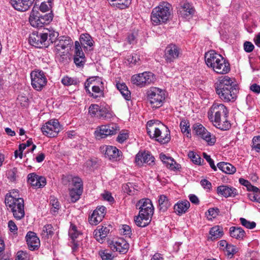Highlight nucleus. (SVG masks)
Here are the masks:
<instances>
[{
	"mask_svg": "<svg viewBox=\"0 0 260 260\" xmlns=\"http://www.w3.org/2000/svg\"><path fill=\"white\" fill-rule=\"evenodd\" d=\"M216 93L224 102H234L237 98L239 89L233 79L225 76L215 84Z\"/></svg>",
	"mask_w": 260,
	"mask_h": 260,
	"instance_id": "nucleus-1",
	"label": "nucleus"
},
{
	"mask_svg": "<svg viewBox=\"0 0 260 260\" xmlns=\"http://www.w3.org/2000/svg\"><path fill=\"white\" fill-rule=\"evenodd\" d=\"M229 110L222 104L214 103L208 112L209 119L217 128L223 131L228 130L231 123L227 118Z\"/></svg>",
	"mask_w": 260,
	"mask_h": 260,
	"instance_id": "nucleus-2",
	"label": "nucleus"
},
{
	"mask_svg": "<svg viewBox=\"0 0 260 260\" xmlns=\"http://www.w3.org/2000/svg\"><path fill=\"white\" fill-rule=\"evenodd\" d=\"M58 35V32L53 28H44L42 32L32 33L29 36V41L35 47H47L50 43L56 41Z\"/></svg>",
	"mask_w": 260,
	"mask_h": 260,
	"instance_id": "nucleus-3",
	"label": "nucleus"
},
{
	"mask_svg": "<svg viewBox=\"0 0 260 260\" xmlns=\"http://www.w3.org/2000/svg\"><path fill=\"white\" fill-rule=\"evenodd\" d=\"M147 131L149 136L161 144L170 141L171 137L169 128L157 120H150L147 123Z\"/></svg>",
	"mask_w": 260,
	"mask_h": 260,
	"instance_id": "nucleus-4",
	"label": "nucleus"
},
{
	"mask_svg": "<svg viewBox=\"0 0 260 260\" xmlns=\"http://www.w3.org/2000/svg\"><path fill=\"white\" fill-rule=\"evenodd\" d=\"M171 15V5L163 2L153 9L151 14V20L154 25L165 23L169 20Z\"/></svg>",
	"mask_w": 260,
	"mask_h": 260,
	"instance_id": "nucleus-5",
	"label": "nucleus"
},
{
	"mask_svg": "<svg viewBox=\"0 0 260 260\" xmlns=\"http://www.w3.org/2000/svg\"><path fill=\"white\" fill-rule=\"evenodd\" d=\"M5 203L8 210H10L17 219H20L24 217V201L23 199L16 198L11 194L7 193L5 197Z\"/></svg>",
	"mask_w": 260,
	"mask_h": 260,
	"instance_id": "nucleus-6",
	"label": "nucleus"
},
{
	"mask_svg": "<svg viewBox=\"0 0 260 260\" xmlns=\"http://www.w3.org/2000/svg\"><path fill=\"white\" fill-rule=\"evenodd\" d=\"M62 183L67 184L71 182V186L69 188L70 197L71 201L75 203L80 197L83 192V183L81 178L78 177H73L71 175L63 176L62 178Z\"/></svg>",
	"mask_w": 260,
	"mask_h": 260,
	"instance_id": "nucleus-7",
	"label": "nucleus"
},
{
	"mask_svg": "<svg viewBox=\"0 0 260 260\" xmlns=\"http://www.w3.org/2000/svg\"><path fill=\"white\" fill-rule=\"evenodd\" d=\"M103 83L99 77H92L88 79L85 84V89L89 96L93 99L104 97Z\"/></svg>",
	"mask_w": 260,
	"mask_h": 260,
	"instance_id": "nucleus-8",
	"label": "nucleus"
},
{
	"mask_svg": "<svg viewBox=\"0 0 260 260\" xmlns=\"http://www.w3.org/2000/svg\"><path fill=\"white\" fill-rule=\"evenodd\" d=\"M53 14L52 12L45 14H41L40 12L33 8L30 14L29 21L34 27L41 28L44 25L49 24L52 20Z\"/></svg>",
	"mask_w": 260,
	"mask_h": 260,
	"instance_id": "nucleus-9",
	"label": "nucleus"
},
{
	"mask_svg": "<svg viewBox=\"0 0 260 260\" xmlns=\"http://www.w3.org/2000/svg\"><path fill=\"white\" fill-rule=\"evenodd\" d=\"M88 113L91 117L105 120L110 119L114 116L109 108L97 104L91 105L88 109Z\"/></svg>",
	"mask_w": 260,
	"mask_h": 260,
	"instance_id": "nucleus-10",
	"label": "nucleus"
},
{
	"mask_svg": "<svg viewBox=\"0 0 260 260\" xmlns=\"http://www.w3.org/2000/svg\"><path fill=\"white\" fill-rule=\"evenodd\" d=\"M147 96L153 108L161 107L165 100V91L157 87H151L147 91Z\"/></svg>",
	"mask_w": 260,
	"mask_h": 260,
	"instance_id": "nucleus-11",
	"label": "nucleus"
},
{
	"mask_svg": "<svg viewBox=\"0 0 260 260\" xmlns=\"http://www.w3.org/2000/svg\"><path fill=\"white\" fill-rule=\"evenodd\" d=\"M155 79V77L152 73L145 72L133 75L131 78V82L137 86L143 87L154 82Z\"/></svg>",
	"mask_w": 260,
	"mask_h": 260,
	"instance_id": "nucleus-12",
	"label": "nucleus"
},
{
	"mask_svg": "<svg viewBox=\"0 0 260 260\" xmlns=\"http://www.w3.org/2000/svg\"><path fill=\"white\" fill-rule=\"evenodd\" d=\"M136 207L139 209V213L143 218H150L154 213V207L150 200L142 199L136 204Z\"/></svg>",
	"mask_w": 260,
	"mask_h": 260,
	"instance_id": "nucleus-13",
	"label": "nucleus"
},
{
	"mask_svg": "<svg viewBox=\"0 0 260 260\" xmlns=\"http://www.w3.org/2000/svg\"><path fill=\"white\" fill-rule=\"evenodd\" d=\"M119 131L117 124L112 123L98 126L94 132L97 139L105 138L109 136L115 135Z\"/></svg>",
	"mask_w": 260,
	"mask_h": 260,
	"instance_id": "nucleus-14",
	"label": "nucleus"
},
{
	"mask_svg": "<svg viewBox=\"0 0 260 260\" xmlns=\"http://www.w3.org/2000/svg\"><path fill=\"white\" fill-rule=\"evenodd\" d=\"M61 129V125L57 119L50 120L46 122L41 128L43 134L50 138L57 136Z\"/></svg>",
	"mask_w": 260,
	"mask_h": 260,
	"instance_id": "nucleus-15",
	"label": "nucleus"
},
{
	"mask_svg": "<svg viewBox=\"0 0 260 260\" xmlns=\"http://www.w3.org/2000/svg\"><path fill=\"white\" fill-rule=\"evenodd\" d=\"M31 85L34 88L40 91L46 85L47 79L42 71H34L30 74Z\"/></svg>",
	"mask_w": 260,
	"mask_h": 260,
	"instance_id": "nucleus-16",
	"label": "nucleus"
},
{
	"mask_svg": "<svg viewBox=\"0 0 260 260\" xmlns=\"http://www.w3.org/2000/svg\"><path fill=\"white\" fill-rule=\"evenodd\" d=\"M192 132L205 140L209 144L213 145L215 143V139L211 138V134L199 123H194L192 126Z\"/></svg>",
	"mask_w": 260,
	"mask_h": 260,
	"instance_id": "nucleus-17",
	"label": "nucleus"
},
{
	"mask_svg": "<svg viewBox=\"0 0 260 260\" xmlns=\"http://www.w3.org/2000/svg\"><path fill=\"white\" fill-rule=\"evenodd\" d=\"M154 157L148 151H139L135 157V162L139 166H142L144 164L148 165L154 164Z\"/></svg>",
	"mask_w": 260,
	"mask_h": 260,
	"instance_id": "nucleus-18",
	"label": "nucleus"
},
{
	"mask_svg": "<svg viewBox=\"0 0 260 260\" xmlns=\"http://www.w3.org/2000/svg\"><path fill=\"white\" fill-rule=\"evenodd\" d=\"M110 247L113 251L125 254L128 250L129 244L124 239L119 238L112 241L110 243Z\"/></svg>",
	"mask_w": 260,
	"mask_h": 260,
	"instance_id": "nucleus-19",
	"label": "nucleus"
},
{
	"mask_svg": "<svg viewBox=\"0 0 260 260\" xmlns=\"http://www.w3.org/2000/svg\"><path fill=\"white\" fill-rule=\"evenodd\" d=\"M180 54V48L174 44L168 45L165 50V58L167 62H171L178 58Z\"/></svg>",
	"mask_w": 260,
	"mask_h": 260,
	"instance_id": "nucleus-20",
	"label": "nucleus"
},
{
	"mask_svg": "<svg viewBox=\"0 0 260 260\" xmlns=\"http://www.w3.org/2000/svg\"><path fill=\"white\" fill-rule=\"evenodd\" d=\"M103 152L105 153V157L112 160L120 159L122 153L116 147L112 146H106L101 147Z\"/></svg>",
	"mask_w": 260,
	"mask_h": 260,
	"instance_id": "nucleus-21",
	"label": "nucleus"
},
{
	"mask_svg": "<svg viewBox=\"0 0 260 260\" xmlns=\"http://www.w3.org/2000/svg\"><path fill=\"white\" fill-rule=\"evenodd\" d=\"M221 57H222L220 54L217 53L214 50H210L205 54V60L208 67L211 68L213 70L214 66L217 63L220 61Z\"/></svg>",
	"mask_w": 260,
	"mask_h": 260,
	"instance_id": "nucleus-22",
	"label": "nucleus"
},
{
	"mask_svg": "<svg viewBox=\"0 0 260 260\" xmlns=\"http://www.w3.org/2000/svg\"><path fill=\"white\" fill-rule=\"evenodd\" d=\"M105 210L104 206L97 207L89 217V223L92 225H97L102 221L105 215Z\"/></svg>",
	"mask_w": 260,
	"mask_h": 260,
	"instance_id": "nucleus-23",
	"label": "nucleus"
},
{
	"mask_svg": "<svg viewBox=\"0 0 260 260\" xmlns=\"http://www.w3.org/2000/svg\"><path fill=\"white\" fill-rule=\"evenodd\" d=\"M25 239L29 250H35L38 249L40 245V241L35 232H28L26 235Z\"/></svg>",
	"mask_w": 260,
	"mask_h": 260,
	"instance_id": "nucleus-24",
	"label": "nucleus"
},
{
	"mask_svg": "<svg viewBox=\"0 0 260 260\" xmlns=\"http://www.w3.org/2000/svg\"><path fill=\"white\" fill-rule=\"evenodd\" d=\"M74 60L76 65L79 67H83L85 61V55L78 41H76L75 43Z\"/></svg>",
	"mask_w": 260,
	"mask_h": 260,
	"instance_id": "nucleus-25",
	"label": "nucleus"
},
{
	"mask_svg": "<svg viewBox=\"0 0 260 260\" xmlns=\"http://www.w3.org/2000/svg\"><path fill=\"white\" fill-rule=\"evenodd\" d=\"M34 0H10L12 7L16 10L24 12L28 10Z\"/></svg>",
	"mask_w": 260,
	"mask_h": 260,
	"instance_id": "nucleus-26",
	"label": "nucleus"
},
{
	"mask_svg": "<svg viewBox=\"0 0 260 260\" xmlns=\"http://www.w3.org/2000/svg\"><path fill=\"white\" fill-rule=\"evenodd\" d=\"M28 182L36 188H41L46 185V180L44 177L30 173L28 175Z\"/></svg>",
	"mask_w": 260,
	"mask_h": 260,
	"instance_id": "nucleus-27",
	"label": "nucleus"
},
{
	"mask_svg": "<svg viewBox=\"0 0 260 260\" xmlns=\"http://www.w3.org/2000/svg\"><path fill=\"white\" fill-rule=\"evenodd\" d=\"M216 190L218 195L225 198L235 197L237 194L236 189L227 185H220L217 187Z\"/></svg>",
	"mask_w": 260,
	"mask_h": 260,
	"instance_id": "nucleus-28",
	"label": "nucleus"
},
{
	"mask_svg": "<svg viewBox=\"0 0 260 260\" xmlns=\"http://www.w3.org/2000/svg\"><path fill=\"white\" fill-rule=\"evenodd\" d=\"M213 71L216 73L225 74L230 71V63L223 57L217 64L214 66Z\"/></svg>",
	"mask_w": 260,
	"mask_h": 260,
	"instance_id": "nucleus-29",
	"label": "nucleus"
},
{
	"mask_svg": "<svg viewBox=\"0 0 260 260\" xmlns=\"http://www.w3.org/2000/svg\"><path fill=\"white\" fill-rule=\"evenodd\" d=\"M213 71L216 73L225 74L230 71V63L223 57L217 64L214 66Z\"/></svg>",
	"mask_w": 260,
	"mask_h": 260,
	"instance_id": "nucleus-30",
	"label": "nucleus"
},
{
	"mask_svg": "<svg viewBox=\"0 0 260 260\" xmlns=\"http://www.w3.org/2000/svg\"><path fill=\"white\" fill-rule=\"evenodd\" d=\"M194 10L189 3H185L181 6L179 12L181 16L185 18H189L192 16Z\"/></svg>",
	"mask_w": 260,
	"mask_h": 260,
	"instance_id": "nucleus-31",
	"label": "nucleus"
},
{
	"mask_svg": "<svg viewBox=\"0 0 260 260\" xmlns=\"http://www.w3.org/2000/svg\"><path fill=\"white\" fill-rule=\"evenodd\" d=\"M72 44L73 41L69 37L61 36L56 44V49L58 51L64 50Z\"/></svg>",
	"mask_w": 260,
	"mask_h": 260,
	"instance_id": "nucleus-32",
	"label": "nucleus"
},
{
	"mask_svg": "<svg viewBox=\"0 0 260 260\" xmlns=\"http://www.w3.org/2000/svg\"><path fill=\"white\" fill-rule=\"evenodd\" d=\"M229 231L231 237L237 240H243L246 235L244 230L240 227L232 226Z\"/></svg>",
	"mask_w": 260,
	"mask_h": 260,
	"instance_id": "nucleus-33",
	"label": "nucleus"
},
{
	"mask_svg": "<svg viewBox=\"0 0 260 260\" xmlns=\"http://www.w3.org/2000/svg\"><path fill=\"white\" fill-rule=\"evenodd\" d=\"M109 232V228L103 226L100 229L94 230L93 232L94 237L98 241L102 243L103 239L106 237Z\"/></svg>",
	"mask_w": 260,
	"mask_h": 260,
	"instance_id": "nucleus-34",
	"label": "nucleus"
},
{
	"mask_svg": "<svg viewBox=\"0 0 260 260\" xmlns=\"http://www.w3.org/2000/svg\"><path fill=\"white\" fill-rule=\"evenodd\" d=\"M189 207L190 203L187 200H184L175 204L174 209L178 215H180L186 212Z\"/></svg>",
	"mask_w": 260,
	"mask_h": 260,
	"instance_id": "nucleus-35",
	"label": "nucleus"
},
{
	"mask_svg": "<svg viewBox=\"0 0 260 260\" xmlns=\"http://www.w3.org/2000/svg\"><path fill=\"white\" fill-rule=\"evenodd\" d=\"M217 167L223 172L228 174H233L236 171V168L232 164L228 162H219L217 164Z\"/></svg>",
	"mask_w": 260,
	"mask_h": 260,
	"instance_id": "nucleus-36",
	"label": "nucleus"
},
{
	"mask_svg": "<svg viewBox=\"0 0 260 260\" xmlns=\"http://www.w3.org/2000/svg\"><path fill=\"white\" fill-rule=\"evenodd\" d=\"M80 45L86 48L88 46H93V41L91 36L88 34H83L80 36L79 39Z\"/></svg>",
	"mask_w": 260,
	"mask_h": 260,
	"instance_id": "nucleus-37",
	"label": "nucleus"
},
{
	"mask_svg": "<svg viewBox=\"0 0 260 260\" xmlns=\"http://www.w3.org/2000/svg\"><path fill=\"white\" fill-rule=\"evenodd\" d=\"M159 210L165 212L171 206V204L168 197L164 194L160 195L158 200Z\"/></svg>",
	"mask_w": 260,
	"mask_h": 260,
	"instance_id": "nucleus-38",
	"label": "nucleus"
},
{
	"mask_svg": "<svg viewBox=\"0 0 260 260\" xmlns=\"http://www.w3.org/2000/svg\"><path fill=\"white\" fill-rule=\"evenodd\" d=\"M210 239L212 240L221 237L223 235L222 228L216 225L212 228L210 230Z\"/></svg>",
	"mask_w": 260,
	"mask_h": 260,
	"instance_id": "nucleus-39",
	"label": "nucleus"
},
{
	"mask_svg": "<svg viewBox=\"0 0 260 260\" xmlns=\"http://www.w3.org/2000/svg\"><path fill=\"white\" fill-rule=\"evenodd\" d=\"M116 87L126 100L131 99V92L124 83H117Z\"/></svg>",
	"mask_w": 260,
	"mask_h": 260,
	"instance_id": "nucleus-40",
	"label": "nucleus"
},
{
	"mask_svg": "<svg viewBox=\"0 0 260 260\" xmlns=\"http://www.w3.org/2000/svg\"><path fill=\"white\" fill-rule=\"evenodd\" d=\"M53 234V228L51 224H47L44 226L41 233V235L43 237L49 238L51 237Z\"/></svg>",
	"mask_w": 260,
	"mask_h": 260,
	"instance_id": "nucleus-41",
	"label": "nucleus"
},
{
	"mask_svg": "<svg viewBox=\"0 0 260 260\" xmlns=\"http://www.w3.org/2000/svg\"><path fill=\"white\" fill-rule=\"evenodd\" d=\"M180 127L182 133L187 137H190V130L189 129V124L188 122L185 120H182L180 123Z\"/></svg>",
	"mask_w": 260,
	"mask_h": 260,
	"instance_id": "nucleus-42",
	"label": "nucleus"
},
{
	"mask_svg": "<svg viewBox=\"0 0 260 260\" xmlns=\"http://www.w3.org/2000/svg\"><path fill=\"white\" fill-rule=\"evenodd\" d=\"M149 218H143L140 214L135 218V221L136 225L140 227H145L147 226L149 223Z\"/></svg>",
	"mask_w": 260,
	"mask_h": 260,
	"instance_id": "nucleus-43",
	"label": "nucleus"
},
{
	"mask_svg": "<svg viewBox=\"0 0 260 260\" xmlns=\"http://www.w3.org/2000/svg\"><path fill=\"white\" fill-rule=\"evenodd\" d=\"M112 2L118 1V3H113L112 5L123 9L128 7L131 4L132 0H111Z\"/></svg>",
	"mask_w": 260,
	"mask_h": 260,
	"instance_id": "nucleus-44",
	"label": "nucleus"
},
{
	"mask_svg": "<svg viewBox=\"0 0 260 260\" xmlns=\"http://www.w3.org/2000/svg\"><path fill=\"white\" fill-rule=\"evenodd\" d=\"M80 235V232L77 230L75 225L71 223L69 231V235L72 240H75Z\"/></svg>",
	"mask_w": 260,
	"mask_h": 260,
	"instance_id": "nucleus-45",
	"label": "nucleus"
},
{
	"mask_svg": "<svg viewBox=\"0 0 260 260\" xmlns=\"http://www.w3.org/2000/svg\"><path fill=\"white\" fill-rule=\"evenodd\" d=\"M219 210L217 208H212L209 209L208 213H206V216L209 220H212L217 216Z\"/></svg>",
	"mask_w": 260,
	"mask_h": 260,
	"instance_id": "nucleus-46",
	"label": "nucleus"
},
{
	"mask_svg": "<svg viewBox=\"0 0 260 260\" xmlns=\"http://www.w3.org/2000/svg\"><path fill=\"white\" fill-rule=\"evenodd\" d=\"M188 156L191 159L192 161L197 165H201L202 161L204 160L198 155L192 151H190L188 154Z\"/></svg>",
	"mask_w": 260,
	"mask_h": 260,
	"instance_id": "nucleus-47",
	"label": "nucleus"
},
{
	"mask_svg": "<svg viewBox=\"0 0 260 260\" xmlns=\"http://www.w3.org/2000/svg\"><path fill=\"white\" fill-rule=\"evenodd\" d=\"M240 221L241 224L248 229H253L256 226V223L254 221H250L244 218H240Z\"/></svg>",
	"mask_w": 260,
	"mask_h": 260,
	"instance_id": "nucleus-48",
	"label": "nucleus"
},
{
	"mask_svg": "<svg viewBox=\"0 0 260 260\" xmlns=\"http://www.w3.org/2000/svg\"><path fill=\"white\" fill-rule=\"evenodd\" d=\"M169 161H167L166 166L170 170L175 171L179 170L181 168V165L177 163L173 158H171Z\"/></svg>",
	"mask_w": 260,
	"mask_h": 260,
	"instance_id": "nucleus-49",
	"label": "nucleus"
},
{
	"mask_svg": "<svg viewBox=\"0 0 260 260\" xmlns=\"http://www.w3.org/2000/svg\"><path fill=\"white\" fill-rule=\"evenodd\" d=\"M127 60L129 64L133 65L140 64V58L139 55L135 54L128 57Z\"/></svg>",
	"mask_w": 260,
	"mask_h": 260,
	"instance_id": "nucleus-50",
	"label": "nucleus"
},
{
	"mask_svg": "<svg viewBox=\"0 0 260 260\" xmlns=\"http://www.w3.org/2000/svg\"><path fill=\"white\" fill-rule=\"evenodd\" d=\"M52 8V5H51V0H48L47 2H42L40 6V10L41 12L44 13L48 11H49L50 9H51Z\"/></svg>",
	"mask_w": 260,
	"mask_h": 260,
	"instance_id": "nucleus-51",
	"label": "nucleus"
},
{
	"mask_svg": "<svg viewBox=\"0 0 260 260\" xmlns=\"http://www.w3.org/2000/svg\"><path fill=\"white\" fill-rule=\"evenodd\" d=\"M17 173V168H13L7 172V176L9 179H10L12 181H14L16 179Z\"/></svg>",
	"mask_w": 260,
	"mask_h": 260,
	"instance_id": "nucleus-52",
	"label": "nucleus"
},
{
	"mask_svg": "<svg viewBox=\"0 0 260 260\" xmlns=\"http://www.w3.org/2000/svg\"><path fill=\"white\" fill-rule=\"evenodd\" d=\"M99 254L102 260H112L114 257L112 254L108 252L107 250H101Z\"/></svg>",
	"mask_w": 260,
	"mask_h": 260,
	"instance_id": "nucleus-53",
	"label": "nucleus"
},
{
	"mask_svg": "<svg viewBox=\"0 0 260 260\" xmlns=\"http://www.w3.org/2000/svg\"><path fill=\"white\" fill-rule=\"evenodd\" d=\"M252 146L256 152H260V136L253 137Z\"/></svg>",
	"mask_w": 260,
	"mask_h": 260,
	"instance_id": "nucleus-54",
	"label": "nucleus"
},
{
	"mask_svg": "<svg viewBox=\"0 0 260 260\" xmlns=\"http://www.w3.org/2000/svg\"><path fill=\"white\" fill-rule=\"evenodd\" d=\"M62 83L66 86H69L77 83V81L68 76L64 77L61 80Z\"/></svg>",
	"mask_w": 260,
	"mask_h": 260,
	"instance_id": "nucleus-55",
	"label": "nucleus"
},
{
	"mask_svg": "<svg viewBox=\"0 0 260 260\" xmlns=\"http://www.w3.org/2000/svg\"><path fill=\"white\" fill-rule=\"evenodd\" d=\"M228 256L232 257L238 251V248L234 245L229 244L226 248Z\"/></svg>",
	"mask_w": 260,
	"mask_h": 260,
	"instance_id": "nucleus-56",
	"label": "nucleus"
},
{
	"mask_svg": "<svg viewBox=\"0 0 260 260\" xmlns=\"http://www.w3.org/2000/svg\"><path fill=\"white\" fill-rule=\"evenodd\" d=\"M203 156L204 158L207 160V161L209 164L210 167L214 171H216L217 170L216 167L214 165V162L213 160L211 158L210 156L208 155L205 152H204L203 153Z\"/></svg>",
	"mask_w": 260,
	"mask_h": 260,
	"instance_id": "nucleus-57",
	"label": "nucleus"
},
{
	"mask_svg": "<svg viewBox=\"0 0 260 260\" xmlns=\"http://www.w3.org/2000/svg\"><path fill=\"white\" fill-rule=\"evenodd\" d=\"M123 189L124 192H126L129 195L134 194V188L133 187V185L131 183H128L123 186Z\"/></svg>",
	"mask_w": 260,
	"mask_h": 260,
	"instance_id": "nucleus-58",
	"label": "nucleus"
},
{
	"mask_svg": "<svg viewBox=\"0 0 260 260\" xmlns=\"http://www.w3.org/2000/svg\"><path fill=\"white\" fill-rule=\"evenodd\" d=\"M52 207L51 209V211L52 213H56L60 208V205L58 201L56 199H52L50 201Z\"/></svg>",
	"mask_w": 260,
	"mask_h": 260,
	"instance_id": "nucleus-59",
	"label": "nucleus"
},
{
	"mask_svg": "<svg viewBox=\"0 0 260 260\" xmlns=\"http://www.w3.org/2000/svg\"><path fill=\"white\" fill-rule=\"evenodd\" d=\"M254 48V46L251 42L246 41L244 43V49L245 52L250 53L253 50Z\"/></svg>",
	"mask_w": 260,
	"mask_h": 260,
	"instance_id": "nucleus-60",
	"label": "nucleus"
},
{
	"mask_svg": "<svg viewBox=\"0 0 260 260\" xmlns=\"http://www.w3.org/2000/svg\"><path fill=\"white\" fill-rule=\"evenodd\" d=\"M27 254L22 251H19L17 253V258L16 260H28Z\"/></svg>",
	"mask_w": 260,
	"mask_h": 260,
	"instance_id": "nucleus-61",
	"label": "nucleus"
},
{
	"mask_svg": "<svg viewBox=\"0 0 260 260\" xmlns=\"http://www.w3.org/2000/svg\"><path fill=\"white\" fill-rule=\"evenodd\" d=\"M259 193H250L248 194L249 199L254 202L260 203V197L258 196Z\"/></svg>",
	"mask_w": 260,
	"mask_h": 260,
	"instance_id": "nucleus-62",
	"label": "nucleus"
},
{
	"mask_svg": "<svg viewBox=\"0 0 260 260\" xmlns=\"http://www.w3.org/2000/svg\"><path fill=\"white\" fill-rule=\"evenodd\" d=\"M128 137L127 133H121L117 136V141L119 143H122L128 138Z\"/></svg>",
	"mask_w": 260,
	"mask_h": 260,
	"instance_id": "nucleus-63",
	"label": "nucleus"
},
{
	"mask_svg": "<svg viewBox=\"0 0 260 260\" xmlns=\"http://www.w3.org/2000/svg\"><path fill=\"white\" fill-rule=\"evenodd\" d=\"M250 89L255 93L258 94L260 93V86L257 84L254 83L252 84L250 87Z\"/></svg>",
	"mask_w": 260,
	"mask_h": 260,
	"instance_id": "nucleus-64",
	"label": "nucleus"
}]
</instances>
